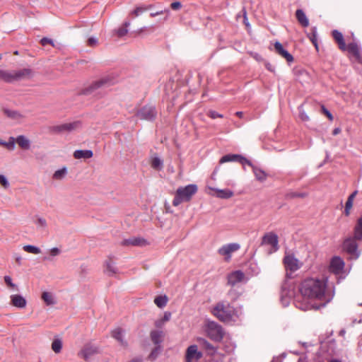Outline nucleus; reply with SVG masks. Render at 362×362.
Instances as JSON below:
<instances>
[{"label":"nucleus","mask_w":362,"mask_h":362,"mask_svg":"<svg viewBox=\"0 0 362 362\" xmlns=\"http://www.w3.org/2000/svg\"><path fill=\"white\" fill-rule=\"evenodd\" d=\"M327 288L326 281L318 278L305 279L299 285L300 296L294 299L297 308L301 310H318L325 306L329 301L327 299L325 292Z\"/></svg>","instance_id":"obj_1"},{"label":"nucleus","mask_w":362,"mask_h":362,"mask_svg":"<svg viewBox=\"0 0 362 362\" xmlns=\"http://www.w3.org/2000/svg\"><path fill=\"white\" fill-rule=\"evenodd\" d=\"M213 314L221 321L233 323L239 320L243 315L242 309L234 308L228 303H218L213 309Z\"/></svg>","instance_id":"obj_2"},{"label":"nucleus","mask_w":362,"mask_h":362,"mask_svg":"<svg viewBox=\"0 0 362 362\" xmlns=\"http://www.w3.org/2000/svg\"><path fill=\"white\" fill-rule=\"evenodd\" d=\"M358 241H362V216L358 219L354 227L353 237L347 238L343 243L344 250L354 259H357L360 255Z\"/></svg>","instance_id":"obj_3"},{"label":"nucleus","mask_w":362,"mask_h":362,"mask_svg":"<svg viewBox=\"0 0 362 362\" xmlns=\"http://www.w3.org/2000/svg\"><path fill=\"white\" fill-rule=\"evenodd\" d=\"M197 189L198 187L195 184L178 187L173 201V205L177 206L182 202L190 201L192 197L197 193Z\"/></svg>","instance_id":"obj_4"},{"label":"nucleus","mask_w":362,"mask_h":362,"mask_svg":"<svg viewBox=\"0 0 362 362\" xmlns=\"http://www.w3.org/2000/svg\"><path fill=\"white\" fill-rule=\"evenodd\" d=\"M198 341L206 349L207 355L210 357L209 362H222L223 361L225 355L223 351L216 349L205 339L199 338Z\"/></svg>","instance_id":"obj_5"},{"label":"nucleus","mask_w":362,"mask_h":362,"mask_svg":"<svg viewBox=\"0 0 362 362\" xmlns=\"http://www.w3.org/2000/svg\"><path fill=\"white\" fill-rule=\"evenodd\" d=\"M205 331L207 336L214 341H219L223 339L224 332L222 327L214 321H206Z\"/></svg>","instance_id":"obj_6"},{"label":"nucleus","mask_w":362,"mask_h":362,"mask_svg":"<svg viewBox=\"0 0 362 362\" xmlns=\"http://www.w3.org/2000/svg\"><path fill=\"white\" fill-rule=\"evenodd\" d=\"M287 272H295L303 266V262L298 260L293 254L286 253L283 259Z\"/></svg>","instance_id":"obj_7"},{"label":"nucleus","mask_w":362,"mask_h":362,"mask_svg":"<svg viewBox=\"0 0 362 362\" xmlns=\"http://www.w3.org/2000/svg\"><path fill=\"white\" fill-rule=\"evenodd\" d=\"M293 297V286L287 283L284 284L280 293V300L283 306H288Z\"/></svg>","instance_id":"obj_8"},{"label":"nucleus","mask_w":362,"mask_h":362,"mask_svg":"<svg viewBox=\"0 0 362 362\" xmlns=\"http://www.w3.org/2000/svg\"><path fill=\"white\" fill-rule=\"evenodd\" d=\"M203 356L196 344L189 346L185 354V362H198Z\"/></svg>","instance_id":"obj_9"},{"label":"nucleus","mask_w":362,"mask_h":362,"mask_svg":"<svg viewBox=\"0 0 362 362\" xmlns=\"http://www.w3.org/2000/svg\"><path fill=\"white\" fill-rule=\"evenodd\" d=\"M99 353V348L92 343L86 344L81 350L78 352V356L88 361L92 356Z\"/></svg>","instance_id":"obj_10"},{"label":"nucleus","mask_w":362,"mask_h":362,"mask_svg":"<svg viewBox=\"0 0 362 362\" xmlns=\"http://www.w3.org/2000/svg\"><path fill=\"white\" fill-rule=\"evenodd\" d=\"M240 248V245L238 243H229L221 247L218 250V253L223 256L226 261H229L232 253L238 251Z\"/></svg>","instance_id":"obj_11"},{"label":"nucleus","mask_w":362,"mask_h":362,"mask_svg":"<svg viewBox=\"0 0 362 362\" xmlns=\"http://www.w3.org/2000/svg\"><path fill=\"white\" fill-rule=\"evenodd\" d=\"M262 244L271 247L269 252H274L279 250V240L276 234L268 233L262 238Z\"/></svg>","instance_id":"obj_12"},{"label":"nucleus","mask_w":362,"mask_h":362,"mask_svg":"<svg viewBox=\"0 0 362 362\" xmlns=\"http://www.w3.org/2000/svg\"><path fill=\"white\" fill-rule=\"evenodd\" d=\"M344 262L341 258L339 257H334L330 262L329 271L336 275H344Z\"/></svg>","instance_id":"obj_13"},{"label":"nucleus","mask_w":362,"mask_h":362,"mask_svg":"<svg viewBox=\"0 0 362 362\" xmlns=\"http://www.w3.org/2000/svg\"><path fill=\"white\" fill-rule=\"evenodd\" d=\"M136 116L141 119L151 121L156 118V111L153 106L146 105L137 112Z\"/></svg>","instance_id":"obj_14"},{"label":"nucleus","mask_w":362,"mask_h":362,"mask_svg":"<svg viewBox=\"0 0 362 362\" xmlns=\"http://www.w3.org/2000/svg\"><path fill=\"white\" fill-rule=\"evenodd\" d=\"M111 84L110 80L107 78H104L94 81L88 87L86 88L83 93L85 95L91 94L97 89L110 86Z\"/></svg>","instance_id":"obj_15"},{"label":"nucleus","mask_w":362,"mask_h":362,"mask_svg":"<svg viewBox=\"0 0 362 362\" xmlns=\"http://www.w3.org/2000/svg\"><path fill=\"white\" fill-rule=\"evenodd\" d=\"M81 127L80 122L64 123L53 127V131L58 133L70 132L78 129Z\"/></svg>","instance_id":"obj_16"},{"label":"nucleus","mask_w":362,"mask_h":362,"mask_svg":"<svg viewBox=\"0 0 362 362\" xmlns=\"http://www.w3.org/2000/svg\"><path fill=\"white\" fill-rule=\"evenodd\" d=\"M226 162H239L243 165L247 164L252 165V163L249 160L238 154H227L223 156L220 160L221 163Z\"/></svg>","instance_id":"obj_17"},{"label":"nucleus","mask_w":362,"mask_h":362,"mask_svg":"<svg viewBox=\"0 0 362 362\" xmlns=\"http://www.w3.org/2000/svg\"><path fill=\"white\" fill-rule=\"evenodd\" d=\"M13 82L25 79H29L33 77V71L32 69L25 68L18 70H13Z\"/></svg>","instance_id":"obj_18"},{"label":"nucleus","mask_w":362,"mask_h":362,"mask_svg":"<svg viewBox=\"0 0 362 362\" xmlns=\"http://www.w3.org/2000/svg\"><path fill=\"white\" fill-rule=\"evenodd\" d=\"M245 274L240 270L233 272L228 276V283L233 286L244 281Z\"/></svg>","instance_id":"obj_19"},{"label":"nucleus","mask_w":362,"mask_h":362,"mask_svg":"<svg viewBox=\"0 0 362 362\" xmlns=\"http://www.w3.org/2000/svg\"><path fill=\"white\" fill-rule=\"evenodd\" d=\"M16 143L23 150L28 151L31 147V141L25 135H19L16 138L14 137V144Z\"/></svg>","instance_id":"obj_20"},{"label":"nucleus","mask_w":362,"mask_h":362,"mask_svg":"<svg viewBox=\"0 0 362 362\" xmlns=\"http://www.w3.org/2000/svg\"><path fill=\"white\" fill-rule=\"evenodd\" d=\"M11 304L18 308H24L26 306L27 301L24 297L19 294H14L10 296Z\"/></svg>","instance_id":"obj_21"},{"label":"nucleus","mask_w":362,"mask_h":362,"mask_svg":"<svg viewBox=\"0 0 362 362\" xmlns=\"http://www.w3.org/2000/svg\"><path fill=\"white\" fill-rule=\"evenodd\" d=\"M346 49L350 54H351L355 59L362 64V54L360 47L356 43H350L347 47Z\"/></svg>","instance_id":"obj_22"},{"label":"nucleus","mask_w":362,"mask_h":362,"mask_svg":"<svg viewBox=\"0 0 362 362\" xmlns=\"http://www.w3.org/2000/svg\"><path fill=\"white\" fill-rule=\"evenodd\" d=\"M274 49L276 53H278L282 57L285 58L288 62H291L293 61V56L284 48L283 45L280 42H275Z\"/></svg>","instance_id":"obj_23"},{"label":"nucleus","mask_w":362,"mask_h":362,"mask_svg":"<svg viewBox=\"0 0 362 362\" xmlns=\"http://www.w3.org/2000/svg\"><path fill=\"white\" fill-rule=\"evenodd\" d=\"M211 190H213L216 193V197L220 199H229L234 194L233 192L229 189H221L218 188L210 187Z\"/></svg>","instance_id":"obj_24"},{"label":"nucleus","mask_w":362,"mask_h":362,"mask_svg":"<svg viewBox=\"0 0 362 362\" xmlns=\"http://www.w3.org/2000/svg\"><path fill=\"white\" fill-rule=\"evenodd\" d=\"M146 243V241L143 238L139 237H132L128 239L124 240L122 241V245L126 246H142L144 245Z\"/></svg>","instance_id":"obj_25"},{"label":"nucleus","mask_w":362,"mask_h":362,"mask_svg":"<svg viewBox=\"0 0 362 362\" xmlns=\"http://www.w3.org/2000/svg\"><path fill=\"white\" fill-rule=\"evenodd\" d=\"M250 166L252 168L257 180L263 182L267 180V174L262 169L258 168L256 165H254L252 163V165Z\"/></svg>","instance_id":"obj_26"},{"label":"nucleus","mask_w":362,"mask_h":362,"mask_svg":"<svg viewBox=\"0 0 362 362\" xmlns=\"http://www.w3.org/2000/svg\"><path fill=\"white\" fill-rule=\"evenodd\" d=\"M105 273L108 276H113L117 273V269L115 266V263L112 259H109L105 262Z\"/></svg>","instance_id":"obj_27"},{"label":"nucleus","mask_w":362,"mask_h":362,"mask_svg":"<svg viewBox=\"0 0 362 362\" xmlns=\"http://www.w3.org/2000/svg\"><path fill=\"white\" fill-rule=\"evenodd\" d=\"M332 36L336 42L338 43L340 49L344 51L346 49V46L344 40V37L341 33L338 30H333Z\"/></svg>","instance_id":"obj_28"},{"label":"nucleus","mask_w":362,"mask_h":362,"mask_svg":"<svg viewBox=\"0 0 362 362\" xmlns=\"http://www.w3.org/2000/svg\"><path fill=\"white\" fill-rule=\"evenodd\" d=\"M93 151L91 150H76L74 153V157L76 159H87L93 157Z\"/></svg>","instance_id":"obj_29"},{"label":"nucleus","mask_w":362,"mask_h":362,"mask_svg":"<svg viewBox=\"0 0 362 362\" xmlns=\"http://www.w3.org/2000/svg\"><path fill=\"white\" fill-rule=\"evenodd\" d=\"M112 337L120 343L122 346H127L124 339V331L121 328H117L112 332Z\"/></svg>","instance_id":"obj_30"},{"label":"nucleus","mask_w":362,"mask_h":362,"mask_svg":"<svg viewBox=\"0 0 362 362\" xmlns=\"http://www.w3.org/2000/svg\"><path fill=\"white\" fill-rule=\"evenodd\" d=\"M151 339L154 344L160 346V344L163 341V332L159 330H153L151 332Z\"/></svg>","instance_id":"obj_31"},{"label":"nucleus","mask_w":362,"mask_h":362,"mask_svg":"<svg viewBox=\"0 0 362 362\" xmlns=\"http://www.w3.org/2000/svg\"><path fill=\"white\" fill-rule=\"evenodd\" d=\"M296 16L298 20V21L302 25L303 27H308L309 25V21L301 9H298L296 12Z\"/></svg>","instance_id":"obj_32"},{"label":"nucleus","mask_w":362,"mask_h":362,"mask_svg":"<svg viewBox=\"0 0 362 362\" xmlns=\"http://www.w3.org/2000/svg\"><path fill=\"white\" fill-rule=\"evenodd\" d=\"M42 299L47 305H53L56 303L54 296L50 292H43L42 294Z\"/></svg>","instance_id":"obj_33"},{"label":"nucleus","mask_w":362,"mask_h":362,"mask_svg":"<svg viewBox=\"0 0 362 362\" xmlns=\"http://www.w3.org/2000/svg\"><path fill=\"white\" fill-rule=\"evenodd\" d=\"M0 79L8 83L13 82V71H6L0 69Z\"/></svg>","instance_id":"obj_34"},{"label":"nucleus","mask_w":362,"mask_h":362,"mask_svg":"<svg viewBox=\"0 0 362 362\" xmlns=\"http://www.w3.org/2000/svg\"><path fill=\"white\" fill-rule=\"evenodd\" d=\"M356 194H357V191H354L348 197V199H347V201L346 202L345 210H344V214H345L346 216H349V215L350 210H351V209L352 208V206H353L354 199V198H355Z\"/></svg>","instance_id":"obj_35"},{"label":"nucleus","mask_w":362,"mask_h":362,"mask_svg":"<svg viewBox=\"0 0 362 362\" xmlns=\"http://www.w3.org/2000/svg\"><path fill=\"white\" fill-rule=\"evenodd\" d=\"M151 166L154 170L159 171V170H162V168L163 167V162L160 158H158L157 156H154L151 158Z\"/></svg>","instance_id":"obj_36"},{"label":"nucleus","mask_w":362,"mask_h":362,"mask_svg":"<svg viewBox=\"0 0 362 362\" xmlns=\"http://www.w3.org/2000/svg\"><path fill=\"white\" fill-rule=\"evenodd\" d=\"M0 145L9 151H13L15 149L14 137L10 136L8 141H4L0 139Z\"/></svg>","instance_id":"obj_37"},{"label":"nucleus","mask_w":362,"mask_h":362,"mask_svg":"<svg viewBox=\"0 0 362 362\" xmlns=\"http://www.w3.org/2000/svg\"><path fill=\"white\" fill-rule=\"evenodd\" d=\"M67 174L66 168L64 167L62 169L56 170L52 176V178L56 180H61L65 177Z\"/></svg>","instance_id":"obj_38"},{"label":"nucleus","mask_w":362,"mask_h":362,"mask_svg":"<svg viewBox=\"0 0 362 362\" xmlns=\"http://www.w3.org/2000/svg\"><path fill=\"white\" fill-rule=\"evenodd\" d=\"M154 303L158 308H163L168 303V298L166 296H157L154 299Z\"/></svg>","instance_id":"obj_39"},{"label":"nucleus","mask_w":362,"mask_h":362,"mask_svg":"<svg viewBox=\"0 0 362 362\" xmlns=\"http://www.w3.org/2000/svg\"><path fill=\"white\" fill-rule=\"evenodd\" d=\"M62 349V341L59 339H55L52 343V349L56 353L59 354L61 352Z\"/></svg>","instance_id":"obj_40"},{"label":"nucleus","mask_w":362,"mask_h":362,"mask_svg":"<svg viewBox=\"0 0 362 362\" xmlns=\"http://www.w3.org/2000/svg\"><path fill=\"white\" fill-rule=\"evenodd\" d=\"M4 112L7 117L15 120H20L23 117V116L17 111L6 110Z\"/></svg>","instance_id":"obj_41"},{"label":"nucleus","mask_w":362,"mask_h":362,"mask_svg":"<svg viewBox=\"0 0 362 362\" xmlns=\"http://www.w3.org/2000/svg\"><path fill=\"white\" fill-rule=\"evenodd\" d=\"M23 250L27 252L35 255L40 254L41 252V250L39 247L31 245L23 246Z\"/></svg>","instance_id":"obj_42"},{"label":"nucleus","mask_w":362,"mask_h":362,"mask_svg":"<svg viewBox=\"0 0 362 362\" xmlns=\"http://www.w3.org/2000/svg\"><path fill=\"white\" fill-rule=\"evenodd\" d=\"M4 279V281H5L6 284V286L9 288H11V289H13L14 291H18V286L15 284H13L12 282V279L11 278V276H5Z\"/></svg>","instance_id":"obj_43"},{"label":"nucleus","mask_w":362,"mask_h":362,"mask_svg":"<svg viewBox=\"0 0 362 362\" xmlns=\"http://www.w3.org/2000/svg\"><path fill=\"white\" fill-rule=\"evenodd\" d=\"M130 25V23L129 22H126L124 24V26L123 27H121L119 28L117 30V34L119 37H123L127 33H128V30H127V27Z\"/></svg>","instance_id":"obj_44"},{"label":"nucleus","mask_w":362,"mask_h":362,"mask_svg":"<svg viewBox=\"0 0 362 362\" xmlns=\"http://www.w3.org/2000/svg\"><path fill=\"white\" fill-rule=\"evenodd\" d=\"M35 224L38 228H45L47 226V221L42 217H37L35 221Z\"/></svg>","instance_id":"obj_45"},{"label":"nucleus","mask_w":362,"mask_h":362,"mask_svg":"<svg viewBox=\"0 0 362 362\" xmlns=\"http://www.w3.org/2000/svg\"><path fill=\"white\" fill-rule=\"evenodd\" d=\"M160 346H156V347H155L151 352V354L149 355V358L151 360H155L157 358V356H158V354H160Z\"/></svg>","instance_id":"obj_46"},{"label":"nucleus","mask_w":362,"mask_h":362,"mask_svg":"<svg viewBox=\"0 0 362 362\" xmlns=\"http://www.w3.org/2000/svg\"><path fill=\"white\" fill-rule=\"evenodd\" d=\"M298 111H299V117L302 121L307 122L309 120V117L305 112L304 110L303 109L302 105L298 107Z\"/></svg>","instance_id":"obj_47"},{"label":"nucleus","mask_w":362,"mask_h":362,"mask_svg":"<svg viewBox=\"0 0 362 362\" xmlns=\"http://www.w3.org/2000/svg\"><path fill=\"white\" fill-rule=\"evenodd\" d=\"M316 35H317V30L315 28H313L312 29V34L309 35V38L310 39V40L312 41L313 45L317 47V44Z\"/></svg>","instance_id":"obj_48"},{"label":"nucleus","mask_w":362,"mask_h":362,"mask_svg":"<svg viewBox=\"0 0 362 362\" xmlns=\"http://www.w3.org/2000/svg\"><path fill=\"white\" fill-rule=\"evenodd\" d=\"M0 184L6 189L9 187V182L4 175H0Z\"/></svg>","instance_id":"obj_49"},{"label":"nucleus","mask_w":362,"mask_h":362,"mask_svg":"<svg viewBox=\"0 0 362 362\" xmlns=\"http://www.w3.org/2000/svg\"><path fill=\"white\" fill-rule=\"evenodd\" d=\"M62 250L58 247H52L49 250L51 257H56L61 254Z\"/></svg>","instance_id":"obj_50"},{"label":"nucleus","mask_w":362,"mask_h":362,"mask_svg":"<svg viewBox=\"0 0 362 362\" xmlns=\"http://www.w3.org/2000/svg\"><path fill=\"white\" fill-rule=\"evenodd\" d=\"M163 13H167L168 15L170 13V11L168 9L161 10V11H156V12H154V13H151L150 16L151 17H156V16H157L158 15H161V14H163Z\"/></svg>","instance_id":"obj_51"},{"label":"nucleus","mask_w":362,"mask_h":362,"mask_svg":"<svg viewBox=\"0 0 362 362\" xmlns=\"http://www.w3.org/2000/svg\"><path fill=\"white\" fill-rule=\"evenodd\" d=\"M87 43L90 47H95L98 44V40L95 37H91L88 38Z\"/></svg>","instance_id":"obj_52"},{"label":"nucleus","mask_w":362,"mask_h":362,"mask_svg":"<svg viewBox=\"0 0 362 362\" xmlns=\"http://www.w3.org/2000/svg\"><path fill=\"white\" fill-rule=\"evenodd\" d=\"M170 7L173 10L177 11L182 8V4L180 1H175L170 4Z\"/></svg>","instance_id":"obj_53"},{"label":"nucleus","mask_w":362,"mask_h":362,"mask_svg":"<svg viewBox=\"0 0 362 362\" xmlns=\"http://www.w3.org/2000/svg\"><path fill=\"white\" fill-rule=\"evenodd\" d=\"M209 116L211 118H212V119H216V118H218V117H219V118H222V117H223L222 115H221V114L218 113V112H216V111H213V110H211V111H210V112H209Z\"/></svg>","instance_id":"obj_54"},{"label":"nucleus","mask_w":362,"mask_h":362,"mask_svg":"<svg viewBox=\"0 0 362 362\" xmlns=\"http://www.w3.org/2000/svg\"><path fill=\"white\" fill-rule=\"evenodd\" d=\"M145 9L146 8L142 7H137L132 12V13L134 16H139Z\"/></svg>","instance_id":"obj_55"},{"label":"nucleus","mask_w":362,"mask_h":362,"mask_svg":"<svg viewBox=\"0 0 362 362\" xmlns=\"http://www.w3.org/2000/svg\"><path fill=\"white\" fill-rule=\"evenodd\" d=\"M40 42H41L42 45H43V46H45L48 44H51L53 45V41L47 37H43Z\"/></svg>","instance_id":"obj_56"},{"label":"nucleus","mask_w":362,"mask_h":362,"mask_svg":"<svg viewBox=\"0 0 362 362\" xmlns=\"http://www.w3.org/2000/svg\"><path fill=\"white\" fill-rule=\"evenodd\" d=\"M228 296L230 297V298L233 300H235L238 298V296L236 295L235 292V290L233 289H231L229 292H228Z\"/></svg>","instance_id":"obj_57"},{"label":"nucleus","mask_w":362,"mask_h":362,"mask_svg":"<svg viewBox=\"0 0 362 362\" xmlns=\"http://www.w3.org/2000/svg\"><path fill=\"white\" fill-rule=\"evenodd\" d=\"M171 317L170 313L166 312L165 313L163 317L161 319L163 320V322H168Z\"/></svg>","instance_id":"obj_58"},{"label":"nucleus","mask_w":362,"mask_h":362,"mask_svg":"<svg viewBox=\"0 0 362 362\" xmlns=\"http://www.w3.org/2000/svg\"><path fill=\"white\" fill-rule=\"evenodd\" d=\"M307 196L306 193H297L294 192L291 194V197H305Z\"/></svg>","instance_id":"obj_59"},{"label":"nucleus","mask_w":362,"mask_h":362,"mask_svg":"<svg viewBox=\"0 0 362 362\" xmlns=\"http://www.w3.org/2000/svg\"><path fill=\"white\" fill-rule=\"evenodd\" d=\"M322 111L327 116V117L329 119L332 120L333 119V117H332V114L330 113V112L328 111L324 106H322Z\"/></svg>","instance_id":"obj_60"},{"label":"nucleus","mask_w":362,"mask_h":362,"mask_svg":"<svg viewBox=\"0 0 362 362\" xmlns=\"http://www.w3.org/2000/svg\"><path fill=\"white\" fill-rule=\"evenodd\" d=\"M165 322H163V320L160 319L159 320L156 321L155 325L157 327H160Z\"/></svg>","instance_id":"obj_61"},{"label":"nucleus","mask_w":362,"mask_h":362,"mask_svg":"<svg viewBox=\"0 0 362 362\" xmlns=\"http://www.w3.org/2000/svg\"><path fill=\"white\" fill-rule=\"evenodd\" d=\"M341 132V129L339 128H335L334 130H333V134L334 135H337L338 134H339Z\"/></svg>","instance_id":"obj_62"},{"label":"nucleus","mask_w":362,"mask_h":362,"mask_svg":"<svg viewBox=\"0 0 362 362\" xmlns=\"http://www.w3.org/2000/svg\"><path fill=\"white\" fill-rule=\"evenodd\" d=\"M129 362H143L141 358H135L131 360Z\"/></svg>","instance_id":"obj_63"},{"label":"nucleus","mask_w":362,"mask_h":362,"mask_svg":"<svg viewBox=\"0 0 362 362\" xmlns=\"http://www.w3.org/2000/svg\"><path fill=\"white\" fill-rule=\"evenodd\" d=\"M328 362H342V361L339 359L332 358V359L329 360Z\"/></svg>","instance_id":"obj_64"}]
</instances>
